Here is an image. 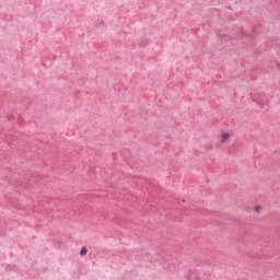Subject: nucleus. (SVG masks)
Wrapping results in <instances>:
<instances>
[{"mask_svg":"<svg viewBox=\"0 0 280 280\" xmlns=\"http://www.w3.org/2000/svg\"><path fill=\"white\" fill-rule=\"evenodd\" d=\"M231 139V133L224 132L220 136V143H226Z\"/></svg>","mask_w":280,"mask_h":280,"instance_id":"1","label":"nucleus"},{"mask_svg":"<svg viewBox=\"0 0 280 280\" xmlns=\"http://www.w3.org/2000/svg\"><path fill=\"white\" fill-rule=\"evenodd\" d=\"M86 253H89V250L86 249V247H82V248H81V252H80V255H81L82 257H84V255H86Z\"/></svg>","mask_w":280,"mask_h":280,"instance_id":"2","label":"nucleus"},{"mask_svg":"<svg viewBox=\"0 0 280 280\" xmlns=\"http://www.w3.org/2000/svg\"><path fill=\"white\" fill-rule=\"evenodd\" d=\"M254 211H256V213H259V211H261V206H255Z\"/></svg>","mask_w":280,"mask_h":280,"instance_id":"3","label":"nucleus"}]
</instances>
